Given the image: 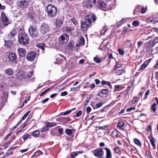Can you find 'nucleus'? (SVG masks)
<instances>
[{"mask_svg": "<svg viewBox=\"0 0 158 158\" xmlns=\"http://www.w3.org/2000/svg\"><path fill=\"white\" fill-rule=\"evenodd\" d=\"M96 19L95 16L93 13L88 14L86 17L85 21L81 22V30L84 31H86L89 27L94 24Z\"/></svg>", "mask_w": 158, "mask_h": 158, "instance_id": "nucleus-1", "label": "nucleus"}, {"mask_svg": "<svg viewBox=\"0 0 158 158\" xmlns=\"http://www.w3.org/2000/svg\"><path fill=\"white\" fill-rule=\"evenodd\" d=\"M46 11L48 16L51 18H54L57 14L56 7L52 4H49L47 6Z\"/></svg>", "mask_w": 158, "mask_h": 158, "instance_id": "nucleus-2", "label": "nucleus"}, {"mask_svg": "<svg viewBox=\"0 0 158 158\" xmlns=\"http://www.w3.org/2000/svg\"><path fill=\"white\" fill-rule=\"evenodd\" d=\"M29 41V39L27 35L24 31H22L19 34L18 36V42L21 45L25 46Z\"/></svg>", "mask_w": 158, "mask_h": 158, "instance_id": "nucleus-3", "label": "nucleus"}, {"mask_svg": "<svg viewBox=\"0 0 158 158\" xmlns=\"http://www.w3.org/2000/svg\"><path fill=\"white\" fill-rule=\"evenodd\" d=\"M28 31L30 35L33 38H36L37 37L38 31L37 28L34 26H31L29 27Z\"/></svg>", "mask_w": 158, "mask_h": 158, "instance_id": "nucleus-4", "label": "nucleus"}, {"mask_svg": "<svg viewBox=\"0 0 158 158\" xmlns=\"http://www.w3.org/2000/svg\"><path fill=\"white\" fill-rule=\"evenodd\" d=\"M26 74L24 73V71H20L17 73L16 76L19 79L22 80L29 78L32 76L31 73H29L27 75Z\"/></svg>", "mask_w": 158, "mask_h": 158, "instance_id": "nucleus-5", "label": "nucleus"}, {"mask_svg": "<svg viewBox=\"0 0 158 158\" xmlns=\"http://www.w3.org/2000/svg\"><path fill=\"white\" fill-rule=\"evenodd\" d=\"M69 39V35L66 34H63L59 38L58 41L62 44H66Z\"/></svg>", "mask_w": 158, "mask_h": 158, "instance_id": "nucleus-6", "label": "nucleus"}, {"mask_svg": "<svg viewBox=\"0 0 158 158\" xmlns=\"http://www.w3.org/2000/svg\"><path fill=\"white\" fill-rule=\"evenodd\" d=\"M50 27L48 24L43 23L41 25L40 28V32L43 34H45L49 31Z\"/></svg>", "mask_w": 158, "mask_h": 158, "instance_id": "nucleus-7", "label": "nucleus"}, {"mask_svg": "<svg viewBox=\"0 0 158 158\" xmlns=\"http://www.w3.org/2000/svg\"><path fill=\"white\" fill-rule=\"evenodd\" d=\"M94 156L99 158H102L104 155L103 150L101 148L97 149L93 151Z\"/></svg>", "mask_w": 158, "mask_h": 158, "instance_id": "nucleus-8", "label": "nucleus"}, {"mask_svg": "<svg viewBox=\"0 0 158 158\" xmlns=\"http://www.w3.org/2000/svg\"><path fill=\"white\" fill-rule=\"evenodd\" d=\"M36 55V53L35 51H31L27 54V59L28 60L31 61H33L35 58Z\"/></svg>", "mask_w": 158, "mask_h": 158, "instance_id": "nucleus-9", "label": "nucleus"}, {"mask_svg": "<svg viewBox=\"0 0 158 158\" xmlns=\"http://www.w3.org/2000/svg\"><path fill=\"white\" fill-rule=\"evenodd\" d=\"M1 16L2 23L5 26H7L9 24V20L3 11H2Z\"/></svg>", "mask_w": 158, "mask_h": 158, "instance_id": "nucleus-10", "label": "nucleus"}, {"mask_svg": "<svg viewBox=\"0 0 158 158\" xmlns=\"http://www.w3.org/2000/svg\"><path fill=\"white\" fill-rule=\"evenodd\" d=\"M28 5V0H22L18 3V6L22 8H26Z\"/></svg>", "mask_w": 158, "mask_h": 158, "instance_id": "nucleus-11", "label": "nucleus"}, {"mask_svg": "<svg viewBox=\"0 0 158 158\" xmlns=\"http://www.w3.org/2000/svg\"><path fill=\"white\" fill-rule=\"evenodd\" d=\"M85 44V40L83 37L81 36L79 38L77 42L76 46L77 47H81Z\"/></svg>", "mask_w": 158, "mask_h": 158, "instance_id": "nucleus-12", "label": "nucleus"}, {"mask_svg": "<svg viewBox=\"0 0 158 158\" xmlns=\"http://www.w3.org/2000/svg\"><path fill=\"white\" fill-rule=\"evenodd\" d=\"M9 58L10 60L15 63H16V59L17 58L16 54L14 53H10L9 55Z\"/></svg>", "mask_w": 158, "mask_h": 158, "instance_id": "nucleus-13", "label": "nucleus"}, {"mask_svg": "<svg viewBox=\"0 0 158 158\" xmlns=\"http://www.w3.org/2000/svg\"><path fill=\"white\" fill-rule=\"evenodd\" d=\"M16 33L15 29L13 28V29L10 31L9 34L6 36V38L8 40L11 39L15 35Z\"/></svg>", "mask_w": 158, "mask_h": 158, "instance_id": "nucleus-14", "label": "nucleus"}, {"mask_svg": "<svg viewBox=\"0 0 158 158\" xmlns=\"http://www.w3.org/2000/svg\"><path fill=\"white\" fill-rule=\"evenodd\" d=\"M98 3L99 8L103 10H106V5L101 0H99L98 1Z\"/></svg>", "mask_w": 158, "mask_h": 158, "instance_id": "nucleus-15", "label": "nucleus"}, {"mask_svg": "<svg viewBox=\"0 0 158 158\" xmlns=\"http://www.w3.org/2000/svg\"><path fill=\"white\" fill-rule=\"evenodd\" d=\"M56 120L58 121H60L62 122L66 123L70 121L71 119L69 117L65 118L62 117L57 118Z\"/></svg>", "mask_w": 158, "mask_h": 158, "instance_id": "nucleus-16", "label": "nucleus"}, {"mask_svg": "<svg viewBox=\"0 0 158 158\" xmlns=\"http://www.w3.org/2000/svg\"><path fill=\"white\" fill-rule=\"evenodd\" d=\"M63 20L62 19H57L55 22V25L57 27H60L62 26Z\"/></svg>", "mask_w": 158, "mask_h": 158, "instance_id": "nucleus-17", "label": "nucleus"}, {"mask_svg": "<svg viewBox=\"0 0 158 158\" xmlns=\"http://www.w3.org/2000/svg\"><path fill=\"white\" fill-rule=\"evenodd\" d=\"M5 73L9 76L12 75L14 74V70L11 68L6 69L4 70Z\"/></svg>", "mask_w": 158, "mask_h": 158, "instance_id": "nucleus-18", "label": "nucleus"}, {"mask_svg": "<svg viewBox=\"0 0 158 158\" xmlns=\"http://www.w3.org/2000/svg\"><path fill=\"white\" fill-rule=\"evenodd\" d=\"M18 51L19 56L21 57H23L26 54L25 50L22 48H19Z\"/></svg>", "mask_w": 158, "mask_h": 158, "instance_id": "nucleus-19", "label": "nucleus"}, {"mask_svg": "<svg viewBox=\"0 0 158 158\" xmlns=\"http://www.w3.org/2000/svg\"><path fill=\"white\" fill-rule=\"evenodd\" d=\"M106 151V158H112V155L110 149L108 148H104Z\"/></svg>", "mask_w": 158, "mask_h": 158, "instance_id": "nucleus-20", "label": "nucleus"}, {"mask_svg": "<svg viewBox=\"0 0 158 158\" xmlns=\"http://www.w3.org/2000/svg\"><path fill=\"white\" fill-rule=\"evenodd\" d=\"M6 81V79L4 76V74L0 73V82L1 84H5V82Z\"/></svg>", "mask_w": 158, "mask_h": 158, "instance_id": "nucleus-21", "label": "nucleus"}, {"mask_svg": "<svg viewBox=\"0 0 158 158\" xmlns=\"http://www.w3.org/2000/svg\"><path fill=\"white\" fill-rule=\"evenodd\" d=\"M63 29L66 32L70 33L72 31L74 30V28L73 27H64Z\"/></svg>", "mask_w": 158, "mask_h": 158, "instance_id": "nucleus-22", "label": "nucleus"}, {"mask_svg": "<svg viewBox=\"0 0 158 158\" xmlns=\"http://www.w3.org/2000/svg\"><path fill=\"white\" fill-rule=\"evenodd\" d=\"M4 41L5 42V45L7 48H10L12 46V43L10 40H4Z\"/></svg>", "mask_w": 158, "mask_h": 158, "instance_id": "nucleus-23", "label": "nucleus"}, {"mask_svg": "<svg viewBox=\"0 0 158 158\" xmlns=\"http://www.w3.org/2000/svg\"><path fill=\"white\" fill-rule=\"evenodd\" d=\"M126 71L123 69H118V70L116 72V74L118 75H120L123 74H125L126 73Z\"/></svg>", "mask_w": 158, "mask_h": 158, "instance_id": "nucleus-24", "label": "nucleus"}, {"mask_svg": "<svg viewBox=\"0 0 158 158\" xmlns=\"http://www.w3.org/2000/svg\"><path fill=\"white\" fill-rule=\"evenodd\" d=\"M124 123L122 121L119 122L118 123V125L117 127L119 129H122L124 126Z\"/></svg>", "mask_w": 158, "mask_h": 158, "instance_id": "nucleus-25", "label": "nucleus"}, {"mask_svg": "<svg viewBox=\"0 0 158 158\" xmlns=\"http://www.w3.org/2000/svg\"><path fill=\"white\" fill-rule=\"evenodd\" d=\"M40 134V131L37 130L34 131L32 133V135L35 137L37 138L39 136Z\"/></svg>", "mask_w": 158, "mask_h": 158, "instance_id": "nucleus-26", "label": "nucleus"}, {"mask_svg": "<svg viewBox=\"0 0 158 158\" xmlns=\"http://www.w3.org/2000/svg\"><path fill=\"white\" fill-rule=\"evenodd\" d=\"M151 110L154 112L156 110V104L155 103H153L151 107Z\"/></svg>", "mask_w": 158, "mask_h": 158, "instance_id": "nucleus-27", "label": "nucleus"}, {"mask_svg": "<svg viewBox=\"0 0 158 158\" xmlns=\"http://www.w3.org/2000/svg\"><path fill=\"white\" fill-rule=\"evenodd\" d=\"M134 141L135 144H137L139 146H141L142 145V143L141 142L139 139H135L134 140Z\"/></svg>", "mask_w": 158, "mask_h": 158, "instance_id": "nucleus-28", "label": "nucleus"}, {"mask_svg": "<svg viewBox=\"0 0 158 158\" xmlns=\"http://www.w3.org/2000/svg\"><path fill=\"white\" fill-rule=\"evenodd\" d=\"M37 46L39 48L42 49L43 50H44V47L45 46V44L43 43H40L37 44Z\"/></svg>", "mask_w": 158, "mask_h": 158, "instance_id": "nucleus-29", "label": "nucleus"}, {"mask_svg": "<svg viewBox=\"0 0 158 158\" xmlns=\"http://www.w3.org/2000/svg\"><path fill=\"white\" fill-rule=\"evenodd\" d=\"M150 142L151 145L153 146L154 149L155 148L156 146L155 145V139L154 138L152 137L150 139Z\"/></svg>", "mask_w": 158, "mask_h": 158, "instance_id": "nucleus-30", "label": "nucleus"}, {"mask_svg": "<svg viewBox=\"0 0 158 158\" xmlns=\"http://www.w3.org/2000/svg\"><path fill=\"white\" fill-rule=\"evenodd\" d=\"M94 61L97 63H100L102 62L101 59L98 57H95L94 58Z\"/></svg>", "mask_w": 158, "mask_h": 158, "instance_id": "nucleus-31", "label": "nucleus"}, {"mask_svg": "<svg viewBox=\"0 0 158 158\" xmlns=\"http://www.w3.org/2000/svg\"><path fill=\"white\" fill-rule=\"evenodd\" d=\"M43 154V152L39 150L35 152L34 154V156H37Z\"/></svg>", "mask_w": 158, "mask_h": 158, "instance_id": "nucleus-32", "label": "nucleus"}, {"mask_svg": "<svg viewBox=\"0 0 158 158\" xmlns=\"http://www.w3.org/2000/svg\"><path fill=\"white\" fill-rule=\"evenodd\" d=\"M148 64V62L147 61H145L144 63L142 65L140 68L142 70L143 69L147 67Z\"/></svg>", "mask_w": 158, "mask_h": 158, "instance_id": "nucleus-33", "label": "nucleus"}, {"mask_svg": "<svg viewBox=\"0 0 158 158\" xmlns=\"http://www.w3.org/2000/svg\"><path fill=\"white\" fill-rule=\"evenodd\" d=\"M112 136L114 137L117 136L118 135V133L117 130H114L111 134Z\"/></svg>", "mask_w": 158, "mask_h": 158, "instance_id": "nucleus-34", "label": "nucleus"}, {"mask_svg": "<svg viewBox=\"0 0 158 158\" xmlns=\"http://www.w3.org/2000/svg\"><path fill=\"white\" fill-rule=\"evenodd\" d=\"M101 84L102 85H107L108 86H111V85L110 83L108 81H102L101 82Z\"/></svg>", "mask_w": 158, "mask_h": 158, "instance_id": "nucleus-35", "label": "nucleus"}, {"mask_svg": "<svg viewBox=\"0 0 158 158\" xmlns=\"http://www.w3.org/2000/svg\"><path fill=\"white\" fill-rule=\"evenodd\" d=\"M108 90L107 89H103L101 90L100 91V93H101L102 94H107L108 92Z\"/></svg>", "mask_w": 158, "mask_h": 158, "instance_id": "nucleus-36", "label": "nucleus"}, {"mask_svg": "<svg viewBox=\"0 0 158 158\" xmlns=\"http://www.w3.org/2000/svg\"><path fill=\"white\" fill-rule=\"evenodd\" d=\"M75 110V108H73L71 110H69L68 111H66L64 112V115H67L69 113H70L72 111H73Z\"/></svg>", "mask_w": 158, "mask_h": 158, "instance_id": "nucleus-37", "label": "nucleus"}, {"mask_svg": "<svg viewBox=\"0 0 158 158\" xmlns=\"http://www.w3.org/2000/svg\"><path fill=\"white\" fill-rule=\"evenodd\" d=\"M71 21L75 25H77L78 24V22L74 18H73L72 19H71Z\"/></svg>", "mask_w": 158, "mask_h": 158, "instance_id": "nucleus-38", "label": "nucleus"}, {"mask_svg": "<svg viewBox=\"0 0 158 158\" xmlns=\"http://www.w3.org/2000/svg\"><path fill=\"white\" fill-rule=\"evenodd\" d=\"M30 112V111H28L22 117V120H24L26 118L27 115L29 114Z\"/></svg>", "mask_w": 158, "mask_h": 158, "instance_id": "nucleus-39", "label": "nucleus"}, {"mask_svg": "<svg viewBox=\"0 0 158 158\" xmlns=\"http://www.w3.org/2000/svg\"><path fill=\"white\" fill-rule=\"evenodd\" d=\"M114 152L116 153H118L120 152V149L118 147H115L114 148Z\"/></svg>", "mask_w": 158, "mask_h": 158, "instance_id": "nucleus-40", "label": "nucleus"}, {"mask_svg": "<svg viewBox=\"0 0 158 158\" xmlns=\"http://www.w3.org/2000/svg\"><path fill=\"white\" fill-rule=\"evenodd\" d=\"M66 133L68 135H70L72 134V131L70 129H66Z\"/></svg>", "mask_w": 158, "mask_h": 158, "instance_id": "nucleus-41", "label": "nucleus"}, {"mask_svg": "<svg viewBox=\"0 0 158 158\" xmlns=\"http://www.w3.org/2000/svg\"><path fill=\"white\" fill-rule=\"evenodd\" d=\"M139 9H141V10L140 11L142 13H145L147 10V9H146L143 8L141 6H139Z\"/></svg>", "mask_w": 158, "mask_h": 158, "instance_id": "nucleus-42", "label": "nucleus"}, {"mask_svg": "<svg viewBox=\"0 0 158 158\" xmlns=\"http://www.w3.org/2000/svg\"><path fill=\"white\" fill-rule=\"evenodd\" d=\"M46 126L48 127H52V123L47 122L46 123Z\"/></svg>", "mask_w": 158, "mask_h": 158, "instance_id": "nucleus-43", "label": "nucleus"}, {"mask_svg": "<svg viewBox=\"0 0 158 158\" xmlns=\"http://www.w3.org/2000/svg\"><path fill=\"white\" fill-rule=\"evenodd\" d=\"M118 52L119 54L121 55H123L124 53V51L123 50L121 49H118Z\"/></svg>", "mask_w": 158, "mask_h": 158, "instance_id": "nucleus-44", "label": "nucleus"}, {"mask_svg": "<svg viewBox=\"0 0 158 158\" xmlns=\"http://www.w3.org/2000/svg\"><path fill=\"white\" fill-rule=\"evenodd\" d=\"M148 90H147L145 94V95L144 97H143V98H141V99L143 100H144L145 99H147V98H148Z\"/></svg>", "mask_w": 158, "mask_h": 158, "instance_id": "nucleus-45", "label": "nucleus"}, {"mask_svg": "<svg viewBox=\"0 0 158 158\" xmlns=\"http://www.w3.org/2000/svg\"><path fill=\"white\" fill-rule=\"evenodd\" d=\"M139 24V23L138 21L135 20L132 23V24L133 26H136L138 25Z\"/></svg>", "mask_w": 158, "mask_h": 158, "instance_id": "nucleus-46", "label": "nucleus"}, {"mask_svg": "<svg viewBox=\"0 0 158 158\" xmlns=\"http://www.w3.org/2000/svg\"><path fill=\"white\" fill-rule=\"evenodd\" d=\"M122 66L120 64H119L117 63H116V65L114 67V70H116L117 68H120Z\"/></svg>", "mask_w": 158, "mask_h": 158, "instance_id": "nucleus-47", "label": "nucleus"}, {"mask_svg": "<svg viewBox=\"0 0 158 158\" xmlns=\"http://www.w3.org/2000/svg\"><path fill=\"white\" fill-rule=\"evenodd\" d=\"M135 107H131L127 109V112H130L132 111V110H135Z\"/></svg>", "mask_w": 158, "mask_h": 158, "instance_id": "nucleus-48", "label": "nucleus"}, {"mask_svg": "<svg viewBox=\"0 0 158 158\" xmlns=\"http://www.w3.org/2000/svg\"><path fill=\"white\" fill-rule=\"evenodd\" d=\"M102 103L99 102L96 104V106L97 108H100L102 106Z\"/></svg>", "mask_w": 158, "mask_h": 158, "instance_id": "nucleus-49", "label": "nucleus"}, {"mask_svg": "<svg viewBox=\"0 0 158 158\" xmlns=\"http://www.w3.org/2000/svg\"><path fill=\"white\" fill-rule=\"evenodd\" d=\"M29 136V135L28 134H25L23 136V138L25 140L27 139Z\"/></svg>", "mask_w": 158, "mask_h": 158, "instance_id": "nucleus-50", "label": "nucleus"}, {"mask_svg": "<svg viewBox=\"0 0 158 158\" xmlns=\"http://www.w3.org/2000/svg\"><path fill=\"white\" fill-rule=\"evenodd\" d=\"M82 111L81 110L78 111L76 114V116L77 117H78L80 116L81 114Z\"/></svg>", "mask_w": 158, "mask_h": 158, "instance_id": "nucleus-51", "label": "nucleus"}, {"mask_svg": "<svg viewBox=\"0 0 158 158\" xmlns=\"http://www.w3.org/2000/svg\"><path fill=\"white\" fill-rule=\"evenodd\" d=\"M49 98H46L44 99V100H43L41 102V103L42 104H44L46 102H48V100H49Z\"/></svg>", "mask_w": 158, "mask_h": 158, "instance_id": "nucleus-52", "label": "nucleus"}, {"mask_svg": "<svg viewBox=\"0 0 158 158\" xmlns=\"http://www.w3.org/2000/svg\"><path fill=\"white\" fill-rule=\"evenodd\" d=\"M77 155V153H75V152L72 153L71 155V156H72V158H74L75 157H76Z\"/></svg>", "mask_w": 158, "mask_h": 158, "instance_id": "nucleus-53", "label": "nucleus"}, {"mask_svg": "<svg viewBox=\"0 0 158 158\" xmlns=\"http://www.w3.org/2000/svg\"><path fill=\"white\" fill-rule=\"evenodd\" d=\"M91 110V109L90 107L88 106L86 108V111L87 113H89Z\"/></svg>", "mask_w": 158, "mask_h": 158, "instance_id": "nucleus-54", "label": "nucleus"}, {"mask_svg": "<svg viewBox=\"0 0 158 158\" xmlns=\"http://www.w3.org/2000/svg\"><path fill=\"white\" fill-rule=\"evenodd\" d=\"M92 97V95H89V97H88L86 98V102H87V104L88 103L90 99V98Z\"/></svg>", "mask_w": 158, "mask_h": 158, "instance_id": "nucleus-55", "label": "nucleus"}, {"mask_svg": "<svg viewBox=\"0 0 158 158\" xmlns=\"http://www.w3.org/2000/svg\"><path fill=\"white\" fill-rule=\"evenodd\" d=\"M67 94V93L66 91H64L61 93V95L62 96H65Z\"/></svg>", "mask_w": 158, "mask_h": 158, "instance_id": "nucleus-56", "label": "nucleus"}, {"mask_svg": "<svg viewBox=\"0 0 158 158\" xmlns=\"http://www.w3.org/2000/svg\"><path fill=\"white\" fill-rule=\"evenodd\" d=\"M5 6H4L2 5V4L0 3V9L1 10H4L5 9Z\"/></svg>", "mask_w": 158, "mask_h": 158, "instance_id": "nucleus-57", "label": "nucleus"}, {"mask_svg": "<svg viewBox=\"0 0 158 158\" xmlns=\"http://www.w3.org/2000/svg\"><path fill=\"white\" fill-rule=\"evenodd\" d=\"M24 73L25 74H26V75H27L29 74V73H32V76L33 75V73L32 72H31V71H24Z\"/></svg>", "mask_w": 158, "mask_h": 158, "instance_id": "nucleus-58", "label": "nucleus"}, {"mask_svg": "<svg viewBox=\"0 0 158 158\" xmlns=\"http://www.w3.org/2000/svg\"><path fill=\"white\" fill-rule=\"evenodd\" d=\"M48 127L46 126L45 127H44L42 128V131H45L46 130H48V129L47 128Z\"/></svg>", "mask_w": 158, "mask_h": 158, "instance_id": "nucleus-59", "label": "nucleus"}, {"mask_svg": "<svg viewBox=\"0 0 158 158\" xmlns=\"http://www.w3.org/2000/svg\"><path fill=\"white\" fill-rule=\"evenodd\" d=\"M115 87L117 90H119V89L121 87V86L120 85H116L115 86Z\"/></svg>", "mask_w": 158, "mask_h": 158, "instance_id": "nucleus-60", "label": "nucleus"}, {"mask_svg": "<svg viewBox=\"0 0 158 158\" xmlns=\"http://www.w3.org/2000/svg\"><path fill=\"white\" fill-rule=\"evenodd\" d=\"M96 84V85H98L100 83V81L97 79H95V80Z\"/></svg>", "mask_w": 158, "mask_h": 158, "instance_id": "nucleus-61", "label": "nucleus"}, {"mask_svg": "<svg viewBox=\"0 0 158 158\" xmlns=\"http://www.w3.org/2000/svg\"><path fill=\"white\" fill-rule=\"evenodd\" d=\"M56 95H57V94H56V93L54 94H51L50 96V97L51 98H53L56 97Z\"/></svg>", "mask_w": 158, "mask_h": 158, "instance_id": "nucleus-62", "label": "nucleus"}, {"mask_svg": "<svg viewBox=\"0 0 158 158\" xmlns=\"http://www.w3.org/2000/svg\"><path fill=\"white\" fill-rule=\"evenodd\" d=\"M63 128H61L58 129V132L60 134L63 133Z\"/></svg>", "mask_w": 158, "mask_h": 158, "instance_id": "nucleus-63", "label": "nucleus"}, {"mask_svg": "<svg viewBox=\"0 0 158 158\" xmlns=\"http://www.w3.org/2000/svg\"><path fill=\"white\" fill-rule=\"evenodd\" d=\"M124 111H125L124 109H122L121 110V111L118 113V114H122L124 112Z\"/></svg>", "mask_w": 158, "mask_h": 158, "instance_id": "nucleus-64", "label": "nucleus"}]
</instances>
